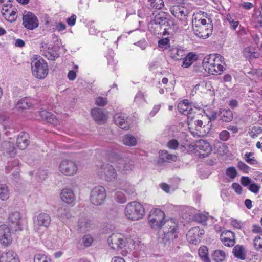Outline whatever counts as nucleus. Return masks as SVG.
Segmentation results:
<instances>
[{"label": "nucleus", "mask_w": 262, "mask_h": 262, "mask_svg": "<svg viewBox=\"0 0 262 262\" xmlns=\"http://www.w3.org/2000/svg\"><path fill=\"white\" fill-rule=\"evenodd\" d=\"M108 244L113 249H124L121 252L122 255H126L127 250L134 249V242L131 238H128L124 235L115 233L111 234L107 239Z\"/></svg>", "instance_id": "1"}, {"label": "nucleus", "mask_w": 262, "mask_h": 262, "mask_svg": "<svg viewBox=\"0 0 262 262\" xmlns=\"http://www.w3.org/2000/svg\"><path fill=\"white\" fill-rule=\"evenodd\" d=\"M163 230V236L160 242L165 246H169L171 242L178 237V222L173 219L164 221L161 228Z\"/></svg>", "instance_id": "2"}, {"label": "nucleus", "mask_w": 262, "mask_h": 262, "mask_svg": "<svg viewBox=\"0 0 262 262\" xmlns=\"http://www.w3.org/2000/svg\"><path fill=\"white\" fill-rule=\"evenodd\" d=\"M203 61L205 70L210 74L219 75L225 69L224 58L220 55H210Z\"/></svg>", "instance_id": "3"}, {"label": "nucleus", "mask_w": 262, "mask_h": 262, "mask_svg": "<svg viewBox=\"0 0 262 262\" xmlns=\"http://www.w3.org/2000/svg\"><path fill=\"white\" fill-rule=\"evenodd\" d=\"M108 158L110 161L115 165L117 170L123 174L127 173L134 168L130 158L123 157L114 151H110Z\"/></svg>", "instance_id": "4"}, {"label": "nucleus", "mask_w": 262, "mask_h": 262, "mask_svg": "<svg viewBox=\"0 0 262 262\" xmlns=\"http://www.w3.org/2000/svg\"><path fill=\"white\" fill-rule=\"evenodd\" d=\"M33 76L38 79H43L48 74L47 62L40 57H35L31 61Z\"/></svg>", "instance_id": "5"}, {"label": "nucleus", "mask_w": 262, "mask_h": 262, "mask_svg": "<svg viewBox=\"0 0 262 262\" xmlns=\"http://www.w3.org/2000/svg\"><path fill=\"white\" fill-rule=\"evenodd\" d=\"M124 213L128 219L136 221L144 216L145 210L141 204L137 201H133L126 205Z\"/></svg>", "instance_id": "6"}, {"label": "nucleus", "mask_w": 262, "mask_h": 262, "mask_svg": "<svg viewBox=\"0 0 262 262\" xmlns=\"http://www.w3.org/2000/svg\"><path fill=\"white\" fill-rule=\"evenodd\" d=\"M178 109L180 113L187 116L189 125L196 124V121L194 120L195 110H200V107H195L192 103H190L189 100L185 99L178 103Z\"/></svg>", "instance_id": "7"}, {"label": "nucleus", "mask_w": 262, "mask_h": 262, "mask_svg": "<svg viewBox=\"0 0 262 262\" xmlns=\"http://www.w3.org/2000/svg\"><path fill=\"white\" fill-rule=\"evenodd\" d=\"M98 174L107 181H113L117 178V173L114 167L108 163H103L97 166Z\"/></svg>", "instance_id": "8"}, {"label": "nucleus", "mask_w": 262, "mask_h": 262, "mask_svg": "<svg viewBox=\"0 0 262 262\" xmlns=\"http://www.w3.org/2000/svg\"><path fill=\"white\" fill-rule=\"evenodd\" d=\"M164 212L159 209H152L148 216V222L152 228H161L164 222Z\"/></svg>", "instance_id": "9"}, {"label": "nucleus", "mask_w": 262, "mask_h": 262, "mask_svg": "<svg viewBox=\"0 0 262 262\" xmlns=\"http://www.w3.org/2000/svg\"><path fill=\"white\" fill-rule=\"evenodd\" d=\"M106 196L105 188L101 186H98L92 189L90 199L93 205L99 206L104 203Z\"/></svg>", "instance_id": "10"}, {"label": "nucleus", "mask_w": 262, "mask_h": 262, "mask_svg": "<svg viewBox=\"0 0 262 262\" xmlns=\"http://www.w3.org/2000/svg\"><path fill=\"white\" fill-rule=\"evenodd\" d=\"M40 50L41 55L49 60H55L60 55L58 48L43 42L40 44Z\"/></svg>", "instance_id": "11"}, {"label": "nucleus", "mask_w": 262, "mask_h": 262, "mask_svg": "<svg viewBox=\"0 0 262 262\" xmlns=\"http://www.w3.org/2000/svg\"><path fill=\"white\" fill-rule=\"evenodd\" d=\"M170 12L182 23V25L186 26L187 24L189 12L186 8L180 5H174L170 8Z\"/></svg>", "instance_id": "12"}, {"label": "nucleus", "mask_w": 262, "mask_h": 262, "mask_svg": "<svg viewBox=\"0 0 262 262\" xmlns=\"http://www.w3.org/2000/svg\"><path fill=\"white\" fill-rule=\"evenodd\" d=\"M23 25L26 29L32 30L38 27L39 21L34 14L25 11L23 15Z\"/></svg>", "instance_id": "13"}, {"label": "nucleus", "mask_w": 262, "mask_h": 262, "mask_svg": "<svg viewBox=\"0 0 262 262\" xmlns=\"http://www.w3.org/2000/svg\"><path fill=\"white\" fill-rule=\"evenodd\" d=\"M11 3H6L3 5L1 12L3 16L8 21L12 23L16 20L17 15V10L12 8Z\"/></svg>", "instance_id": "14"}, {"label": "nucleus", "mask_w": 262, "mask_h": 262, "mask_svg": "<svg viewBox=\"0 0 262 262\" xmlns=\"http://www.w3.org/2000/svg\"><path fill=\"white\" fill-rule=\"evenodd\" d=\"M59 170L65 175L72 176L77 170V165L72 161L63 160L59 165Z\"/></svg>", "instance_id": "15"}, {"label": "nucleus", "mask_w": 262, "mask_h": 262, "mask_svg": "<svg viewBox=\"0 0 262 262\" xmlns=\"http://www.w3.org/2000/svg\"><path fill=\"white\" fill-rule=\"evenodd\" d=\"M195 147L200 158L208 157L212 151V147L209 143L204 140L197 141Z\"/></svg>", "instance_id": "16"}, {"label": "nucleus", "mask_w": 262, "mask_h": 262, "mask_svg": "<svg viewBox=\"0 0 262 262\" xmlns=\"http://www.w3.org/2000/svg\"><path fill=\"white\" fill-rule=\"evenodd\" d=\"M12 237L10 229L6 225L0 226V243L4 245L8 246L11 243Z\"/></svg>", "instance_id": "17"}, {"label": "nucleus", "mask_w": 262, "mask_h": 262, "mask_svg": "<svg viewBox=\"0 0 262 262\" xmlns=\"http://www.w3.org/2000/svg\"><path fill=\"white\" fill-rule=\"evenodd\" d=\"M220 239L225 246L232 247L235 243V235L230 230H225L221 232Z\"/></svg>", "instance_id": "18"}, {"label": "nucleus", "mask_w": 262, "mask_h": 262, "mask_svg": "<svg viewBox=\"0 0 262 262\" xmlns=\"http://www.w3.org/2000/svg\"><path fill=\"white\" fill-rule=\"evenodd\" d=\"M207 14L204 12L201 13H196L194 14L192 19V23L193 28L201 27L202 26H208V24H210L211 20L210 18L208 19V22L205 17H207Z\"/></svg>", "instance_id": "19"}, {"label": "nucleus", "mask_w": 262, "mask_h": 262, "mask_svg": "<svg viewBox=\"0 0 262 262\" xmlns=\"http://www.w3.org/2000/svg\"><path fill=\"white\" fill-rule=\"evenodd\" d=\"M195 34L199 38H207L212 32V25L208 24V26H202L201 27L193 28Z\"/></svg>", "instance_id": "20"}, {"label": "nucleus", "mask_w": 262, "mask_h": 262, "mask_svg": "<svg viewBox=\"0 0 262 262\" xmlns=\"http://www.w3.org/2000/svg\"><path fill=\"white\" fill-rule=\"evenodd\" d=\"M38 113L41 118L47 123L53 125L59 124L60 120L52 113L44 110L40 111Z\"/></svg>", "instance_id": "21"}, {"label": "nucleus", "mask_w": 262, "mask_h": 262, "mask_svg": "<svg viewBox=\"0 0 262 262\" xmlns=\"http://www.w3.org/2000/svg\"><path fill=\"white\" fill-rule=\"evenodd\" d=\"M114 121L115 124L122 129L128 130L129 129V125L126 121V115L121 113H116L114 116Z\"/></svg>", "instance_id": "22"}, {"label": "nucleus", "mask_w": 262, "mask_h": 262, "mask_svg": "<svg viewBox=\"0 0 262 262\" xmlns=\"http://www.w3.org/2000/svg\"><path fill=\"white\" fill-rule=\"evenodd\" d=\"M91 115L94 120L100 124L104 123L107 119V115L103 112L102 110L99 108L92 109Z\"/></svg>", "instance_id": "23"}, {"label": "nucleus", "mask_w": 262, "mask_h": 262, "mask_svg": "<svg viewBox=\"0 0 262 262\" xmlns=\"http://www.w3.org/2000/svg\"><path fill=\"white\" fill-rule=\"evenodd\" d=\"M51 219L50 216L45 213H41L34 218V223L39 226L47 227L50 224Z\"/></svg>", "instance_id": "24"}, {"label": "nucleus", "mask_w": 262, "mask_h": 262, "mask_svg": "<svg viewBox=\"0 0 262 262\" xmlns=\"http://www.w3.org/2000/svg\"><path fill=\"white\" fill-rule=\"evenodd\" d=\"M170 56L175 60H179L183 59L185 56V51L180 46H173L169 50Z\"/></svg>", "instance_id": "25"}, {"label": "nucleus", "mask_w": 262, "mask_h": 262, "mask_svg": "<svg viewBox=\"0 0 262 262\" xmlns=\"http://www.w3.org/2000/svg\"><path fill=\"white\" fill-rule=\"evenodd\" d=\"M199 233V228L198 227L191 228L186 234L187 241L190 243L196 245L200 241Z\"/></svg>", "instance_id": "26"}, {"label": "nucleus", "mask_w": 262, "mask_h": 262, "mask_svg": "<svg viewBox=\"0 0 262 262\" xmlns=\"http://www.w3.org/2000/svg\"><path fill=\"white\" fill-rule=\"evenodd\" d=\"M29 136L27 132H20L17 138V144L20 149H25L29 144Z\"/></svg>", "instance_id": "27"}, {"label": "nucleus", "mask_w": 262, "mask_h": 262, "mask_svg": "<svg viewBox=\"0 0 262 262\" xmlns=\"http://www.w3.org/2000/svg\"><path fill=\"white\" fill-rule=\"evenodd\" d=\"M2 148L4 152L9 155L11 157H14L17 153V149L14 143L11 141H5L3 142Z\"/></svg>", "instance_id": "28"}, {"label": "nucleus", "mask_w": 262, "mask_h": 262, "mask_svg": "<svg viewBox=\"0 0 262 262\" xmlns=\"http://www.w3.org/2000/svg\"><path fill=\"white\" fill-rule=\"evenodd\" d=\"M148 27L150 31L154 34H162L164 35L167 34V29L161 25L150 21L148 25Z\"/></svg>", "instance_id": "29"}, {"label": "nucleus", "mask_w": 262, "mask_h": 262, "mask_svg": "<svg viewBox=\"0 0 262 262\" xmlns=\"http://www.w3.org/2000/svg\"><path fill=\"white\" fill-rule=\"evenodd\" d=\"M0 262H19V260L15 252L9 251L1 255Z\"/></svg>", "instance_id": "30"}, {"label": "nucleus", "mask_w": 262, "mask_h": 262, "mask_svg": "<svg viewBox=\"0 0 262 262\" xmlns=\"http://www.w3.org/2000/svg\"><path fill=\"white\" fill-rule=\"evenodd\" d=\"M60 198L64 202L70 204L74 200L75 195L72 189L64 188L62 190L60 193Z\"/></svg>", "instance_id": "31"}, {"label": "nucleus", "mask_w": 262, "mask_h": 262, "mask_svg": "<svg viewBox=\"0 0 262 262\" xmlns=\"http://www.w3.org/2000/svg\"><path fill=\"white\" fill-rule=\"evenodd\" d=\"M91 228L92 225L90 220L85 218L79 219L77 226L78 231L84 233L90 230Z\"/></svg>", "instance_id": "32"}, {"label": "nucleus", "mask_w": 262, "mask_h": 262, "mask_svg": "<svg viewBox=\"0 0 262 262\" xmlns=\"http://www.w3.org/2000/svg\"><path fill=\"white\" fill-rule=\"evenodd\" d=\"M243 54L244 57L249 61L257 58L259 56V54L255 52L254 49L251 47L245 48L243 51Z\"/></svg>", "instance_id": "33"}, {"label": "nucleus", "mask_w": 262, "mask_h": 262, "mask_svg": "<svg viewBox=\"0 0 262 262\" xmlns=\"http://www.w3.org/2000/svg\"><path fill=\"white\" fill-rule=\"evenodd\" d=\"M56 215L62 222H64L71 217L69 210L63 206L58 208Z\"/></svg>", "instance_id": "34"}, {"label": "nucleus", "mask_w": 262, "mask_h": 262, "mask_svg": "<svg viewBox=\"0 0 262 262\" xmlns=\"http://www.w3.org/2000/svg\"><path fill=\"white\" fill-rule=\"evenodd\" d=\"M219 117L223 121L230 122L233 119V114L229 109H221L219 113Z\"/></svg>", "instance_id": "35"}, {"label": "nucleus", "mask_w": 262, "mask_h": 262, "mask_svg": "<svg viewBox=\"0 0 262 262\" xmlns=\"http://www.w3.org/2000/svg\"><path fill=\"white\" fill-rule=\"evenodd\" d=\"M21 214L19 212L15 211L11 213L9 216V220L12 224L18 226V229H19V226L20 225Z\"/></svg>", "instance_id": "36"}, {"label": "nucleus", "mask_w": 262, "mask_h": 262, "mask_svg": "<svg viewBox=\"0 0 262 262\" xmlns=\"http://www.w3.org/2000/svg\"><path fill=\"white\" fill-rule=\"evenodd\" d=\"M122 141L123 144L130 147L136 146L137 143L136 138L129 134L124 135Z\"/></svg>", "instance_id": "37"}, {"label": "nucleus", "mask_w": 262, "mask_h": 262, "mask_svg": "<svg viewBox=\"0 0 262 262\" xmlns=\"http://www.w3.org/2000/svg\"><path fill=\"white\" fill-rule=\"evenodd\" d=\"M32 105L31 100L29 98H24L17 103L16 107L19 110H26L31 107Z\"/></svg>", "instance_id": "38"}, {"label": "nucleus", "mask_w": 262, "mask_h": 262, "mask_svg": "<svg viewBox=\"0 0 262 262\" xmlns=\"http://www.w3.org/2000/svg\"><path fill=\"white\" fill-rule=\"evenodd\" d=\"M197 59L196 55L192 53H189L184 57V59L182 63V66L184 68H188Z\"/></svg>", "instance_id": "39"}, {"label": "nucleus", "mask_w": 262, "mask_h": 262, "mask_svg": "<svg viewBox=\"0 0 262 262\" xmlns=\"http://www.w3.org/2000/svg\"><path fill=\"white\" fill-rule=\"evenodd\" d=\"M150 21L157 23L159 25H161L164 27L165 26V24L168 23L166 15L163 12H160L156 14L155 15L154 19L151 20Z\"/></svg>", "instance_id": "40"}, {"label": "nucleus", "mask_w": 262, "mask_h": 262, "mask_svg": "<svg viewBox=\"0 0 262 262\" xmlns=\"http://www.w3.org/2000/svg\"><path fill=\"white\" fill-rule=\"evenodd\" d=\"M232 252L237 258L241 259H244L245 258V252L243 246L237 245L233 249Z\"/></svg>", "instance_id": "41"}, {"label": "nucleus", "mask_w": 262, "mask_h": 262, "mask_svg": "<svg viewBox=\"0 0 262 262\" xmlns=\"http://www.w3.org/2000/svg\"><path fill=\"white\" fill-rule=\"evenodd\" d=\"M9 190L8 186L4 184H0V200L6 201L9 198Z\"/></svg>", "instance_id": "42"}, {"label": "nucleus", "mask_w": 262, "mask_h": 262, "mask_svg": "<svg viewBox=\"0 0 262 262\" xmlns=\"http://www.w3.org/2000/svg\"><path fill=\"white\" fill-rule=\"evenodd\" d=\"M19 167V161L17 159H15L11 161H8L7 165L5 167V171L7 173H10L13 170L16 169V167Z\"/></svg>", "instance_id": "43"}, {"label": "nucleus", "mask_w": 262, "mask_h": 262, "mask_svg": "<svg viewBox=\"0 0 262 262\" xmlns=\"http://www.w3.org/2000/svg\"><path fill=\"white\" fill-rule=\"evenodd\" d=\"M226 253L221 250H215L212 254V258L216 262H222L226 258Z\"/></svg>", "instance_id": "44"}, {"label": "nucleus", "mask_w": 262, "mask_h": 262, "mask_svg": "<svg viewBox=\"0 0 262 262\" xmlns=\"http://www.w3.org/2000/svg\"><path fill=\"white\" fill-rule=\"evenodd\" d=\"M114 199L119 203H124L127 200L126 195L121 190H118L116 191Z\"/></svg>", "instance_id": "45"}, {"label": "nucleus", "mask_w": 262, "mask_h": 262, "mask_svg": "<svg viewBox=\"0 0 262 262\" xmlns=\"http://www.w3.org/2000/svg\"><path fill=\"white\" fill-rule=\"evenodd\" d=\"M124 191H125L128 196L131 198L136 195V190L134 186L126 184L122 188Z\"/></svg>", "instance_id": "46"}, {"label": "nucleus", "mask_w": 262, "mask_h": 262, "mask_svg": "<svg viewBox=\"0 0 262 262\" xmlns=\"http://www.w3.org/2000/svg\"><path fill=\"white\" fill-rule=\"evenodd\" d=\"M198 254L200 257L204 262H210V259L208 256V250L206 247H200L198 251Z\"/></svg>", "instance_id": "47"}, {"label": "nucleus", "mask_w": 262, "mask_h": 262, "mask_svg": "<svg viewBox=\"0 0 262 262\" xmlns=\"http://www.w3.org/2000/svg\"><path fill=\"white\" fill-rule=\"evenodd\" d=\"M149 2L151 7L157 9H161L164 6L163 0H149Z\"/></svg>", "instance_id": "48"}, {"label": "nucleus", "mask_w": 262, "mask_h": 262, "mask_svg": "<svg viewBox=\"0 0 262 262\" xmlns=\"http://www.w3.org/2000/svg\"><path fill=\"white\" fill-rule=\"evenodd\" d=\"M34 262H51L50 258L41 254L35 255L34 258Z\"/></svg>", "instance_id": "49"}, {"label": "nucleus", "mask_w": 262, "mask_h": 262, "mask_svg": "<svg viewBox=\"0 0 262 262\" xmlns=\"http://www.w3.org/2000/svg\"><path fill=\"white\" fill-rule=\"evenodd\" d=\"M246 161L251 165L256 164L257 163V160L253 157V153L246 152L245 155Z\"/></svg>", "instance_id": "50"}, {"label": "nucleus", "mask_w": 262, "mask_h": 262, "mask_svg": "<svg viewBox=\"0 0 262 262\" xmlns=\"http://www.w3.org/2000/svg\"><path fill=\"white\" fill-rule=\"evenodd\" d=\"M93 242V239L90 235H85L82 238V243L86 247L90 246Z\"/></svg>", "instance_id": "51"}, {"label": "nucleus", "mask_w": 262, "mask_h": 262, "mask_svg": "<svg viewBox=\"0 0 262 262\" xmlns=\"http://www.w3.org/2000/svg\"><path fill=\"white\" fill-rule=\"evenodd\" d=\"M226 174L231 179H234L236 177L237 173L235 167H230L226 169Z\"/></svg>", "instance_id": "52"}, {"label": "nucleus", "mask_w": 262, "mask_h": 262, "mask_svg": "<svg viewBox=\"0 0 262 262\" xmlns=\"http://www.w3.org/2000/svg\"><path fill=\"white\" fill-rule=\"evenodd\" d=\"M161 157L162 160L164 162H169L170 160H172L173 158H175L176 156L173 155L168 154L167 151H163L161 154Z\"/></svg>", "instance_id": "53"}, {"label": "nucleus", "mask_w": 262, "mask_h": 262, "mask_svg": "<svg viewBox=\"0 0 262 262\" xmlns=\"http://www.w3.org/2000/svg\"><path fill=\"white\" fill-rule=\"evenodd\" d=\"M107 100L106 98L98 97L95 100V104L99 106H104L106 105Z\"/></svg>", "instance_id": "54"}, {"label": "nucleus", "mask_w": 262, "mask_h": 262, "mask_svg": "<svg viewBox=\"0 0 262 262\" xmlns=\"http://www.w3.org/2000/svg\"><path fill=\"white\" fill-rule=\"evenodd\" d=\"M237 167L241 170L245 172H248L250 169V167L246 165L245 163L239 161L237 163Z\"/></svg>", "instance_id": "55"}, {"label": "nucleus", "mask_w": 262, "mask_h": 262, "mask_svg": "<svg viewBox=\"0 0 262 262\" xmlns=\"http://www.w3.org/2000/svg\"><path fill=\"white\" fill-rule=\"evenodd\" d=\"M248 189L252 192L257 193L259 191L260 187L255 183H251Z\"/></svg>", "instance_id": "56"}, {"label": "nucleus", "mask_w": 262, "mask_h": 262, "mask_svg": "<svg viewBox=\"0 0 262 262\" xmlns=\"http://www.w3.org/2000/svg\"><path fill=\"white\" fill-rule=\"evenodd\" d=\"M169 44V40L167 38L160 39L158 41L160 47L166 48Z\"/></svg>", "instance_id": "57"}, {"label": "nucleus", "mask_w": 262, "mask_h": 262, "mask_svg": "<svg viewBox=\"0 0 262 262\" xmlns=\"http://www.w3.org/2000/svg\"><path fill=\"white\" fill-rule=\"evenodd\" d=\"M179 143L176 140H171L167 143L168 147L172 149H176Z\"/></svg>", "instance_id": "58"}, {"label": "nucleus", "mask_w": 262, "mask_h": 262, "mask_svg": "<svg viewBox=\"0 0 262 262\" xmlns=\"http://www.w3.org/2000/svg\"><path fill=\"white\" fill-rule=\"evenodd\" d=\"M251 180L248 177H242L241 183L244 186H249L251 184Z\"/></svg>", "instance_id": "59"}, {"label": "nucleus", "mask_w": 262, "mask_h": 262, "mask_svg": "<svg viewBox=\"0 0 262 262\" xmlns=\"http://www.w3.org/2000/svg\"><path fill=\"white\" fill-rule=\"evenodd\" d=\"M161 108L160 104L155 105L152 108L151 111L149 113L150 117H154L158 112Z\"/></svg>", "instance_id": "60"}, {"label": "nucleus", "mask_w": 262, "mask_h": 262, "mask_svg": "<svg viewBox=\"0 0 262 262\" xmlns=\"http://www.w3.org/2000/svg\"><path fill=\"white\" fill-rule=\"evenodd\" d=\"M232 188L237 194H240L242 193V188L239 184L233 183L232 185Z\"/></svg>", "instance_id": "61"}, {"label": "nucleus", "mask_w": 262, "mask_h": 262, "mask_svg": "<svg viewBox=\"0 0 262 262\" xmlns=\"http://www.w3.org/2000/svg\"><path fill=\"white\" fill-rule=\"evenodd\" d=\"M231 224L235 228L237 229H241L242 227V223L241 221H238L236 219H232L231 221Z\"/></svg>", "instance_id": "62"}, {"label": "nucleus", "mask_w": 262, "mask_h": 262, "mask_svg": "<svg viewBox=\"0 0 262 262\" xmlns=\"http://www.w3.org/2000/svg\"><path fill=\"white\" fill-rule=\"evenodd\" d=\"M230 137L229 132H220L219 135L220 139L224 141H227Z\"/></svg>", "instance_id": "63"}, {"label": "nucleus", "mask_w": 262, "mask_h": 262, "mask_svg": "<svg viewBox=\"0 0 262 262\" xmlns=\"http://www.w3.org/2000/svg\"><path fill=\"white\" fill-rule=\"evenodd\" d=\"M76 18L77 17L75 15H72L70 17L67 19L68 24L70 26H74L75 24Z\"/></svg>", "instance_id": "64"}]
</instances>
